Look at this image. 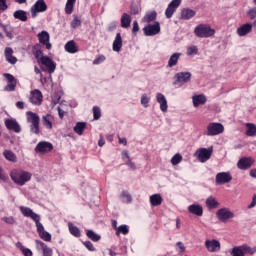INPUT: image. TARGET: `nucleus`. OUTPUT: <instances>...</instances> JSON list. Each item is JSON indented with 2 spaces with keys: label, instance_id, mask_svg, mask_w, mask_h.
I'll return each instance as SVG.
<instances>
[{
  "label": "nucleus",
  "instance_id": "21",
  "mask_svg": "<svg viewBox=\"0 0 256 256\" xmlns=\"http://www.w3.org/2000/svg\"><path fill=\"white\" fill-rule=\"evenodd\" d=\"M251 31H253V24L246 23L237 28V35H239V37H245V35H249Z\"/></svg>",
  "mask_w": 256,
  "mask_h": 256
},
{
  "label": "nucleus",
  "instance_id": "7",
  "mask_svg": "<svg viewBox=\"0 0 256 256\" xmlns=\"http://www.w3.org/2000/svg\"><path fill=\"white\" fill-rule=\"evenodd\" d=\"M38 41L36 45H43L48 51L53 48V45L51 44V36L49 35V32L43 30L40 33L37 34Z\"/></svg>",
  "mask_w": 256,
  "mask_h": 256
},
{
  "label": "nucleus",
  "instance_id": "45",
  "mask_svg": "<svg viewBox=\"0 0 256 256\" xmlns=\"http://www.w3.org/2000/svg\"><path fill=\"white\" fill-rule=\"evenodd\" d=\"M4 76L6 77L7 81H8V87L10 89V91H15V84H13V82L15 81V77L11 74H4Z\"/></svg>",
  "mask_w": 256,
  "mask_h": 256
},
{
  "label": "nucleus",
  "instance_id": "54",
  "mask_svg": "<svg viewBox=\"0 0 256 256\" xmlns=\"http://www.w3.org/2000/svg\"><path fill=\"white\" fill-rule=\"evenodd\" d=\"M117 25H119V22L117 21L110 22L107 26V31L109 33H112V31H115V29H117Z\"/></svg>",
  "mask_w": 256,
  "mask_h": 256
},
{
  "label": "nucleus",
  "instance_id": "47",
  "mask_svg": "<svg viewBox=\"0 0 256 256\" xmlns=\"http://www.w3.org/2000/svg\"><path fill=\"white\" fill-rule=\"evenodd\" d=\"M36 227H37V233L38 235L45 231V227H43V224L40 222L41 221V216H38L36 219H34Z\"/></svg>",
  "mask_w": 256,
  "mask_h": 256
},
{
  "label": "nucleus",
  "instance_id": "2",
  "mask_svg": "<svg viewBox=\"0 0 256 256\" xmlns=\"http://www.w3.org/2000/svg\"><path fill=\"white\" fill-rule=\"evenodd\" d=\"M194 35L200 39H209V37L215 35V29L211 28L208 24H200L195 27Z\"/></svg>",
  "mask_w": 256,
  "mask_h": 256
},
{
  "label": "nucleus",
  "instance_id": "15",
  "mask_svg": "<svg viewBox=\"0 0 256 256\" xmlns=\"http://www.w3.org/2000/svg\"><path fill=\"white\" fill-rule=\"evenodd\" d=\"M174 77L176 79L174 85H177V83L185 85V83H189L191 81L192 74L191 72H178Z\"/></svg>",
  "mask_w": 256,
  "mask_h": 256
},
{
  "label": "nucleus",
  "instance_id": "25",
  "mask_svg": "<svg viewBox=\"0 0 256 256\" xmlns=\"http://www.w3.org/2000/svg\"><path fill=\"white\" fill-rule=\"evenodd\" d=\"M188 211L196 217H203V206L199 204H192L188 207Z\"/></svg>",
  "mask_w": 256,
  "mask_h": 256
},
{
  "label": "nucleus",
  "instance_id": "26",
  "mask_svg": "<svg viewBox=\"0 0 256 256\" xmlns=\"http://www.w3.org/2000/svg\"><path fill=\"white\" fill-rule=\"evenodd\" d=\"M32 55H34L35 59L37 60V63H39L41 59L45 57L43 55V50L41 49V44H35L32 47Z\"/></svg>",
  "mask_w": 256,
  "mask_h": 256
},
{
  "label": "nucleus",
  "instance_id": "17",
  "mask_svg": "<svg viewBox=\"0 0 256 256\" xmlns=\"http://www.w3.org/2000/svg\"><path fill=\"white\" fill-rule=\"evenodd\" d=\"M29 100L32 105H41L43 103V93L35 89L31 91Z\"/></svg>",
  "mask_w": 256,
  "mask_h": 256
},
{
  "label": "nucleus",
  "instance_id": "11",
  "mask_svg": "<svg viewBox=\"0 0 256 256\" xmlns=\"http://www.w3.org/2000/svg\"><path fill=\"white\" fill-rule=\"evenodd\" d=\"M233 181L231 172H219L216 174L215 183L216 185H225Z\"/></svg>",
  "mask_w": 256,
  "mask_h": 256
},
{
  "label": "nucleus",
  "instance_id": "56",
  "mask_svg": "<svg viewBox=\"0 0 256 256\" xmlns=\"http://www.w3.org/2000/svg\"><path fill=\"white\" fill-rule=\"evenodd\" d=\"M105 59H106L105 55H99L93 60V65H100V63H103Z\"/></svg>",
  "mask_w": 256,
  "mask_h": 256
},
{
  "label": "nucleus",
  "instance_id": "46",
  "mask_svg": "<svg viewBox=\"0 0 256 256\" xmlns=\"http://www.w3.org/2000/svg\"><path fill=\"white\" fill-rule=\"evenodd\" d=\"M157 19V12L152 11L144 16V21L146 23H151Z\"/></svg>",
  "mask_w": 256,
  "mask_h": 256
},
{
  "label": "nucleus",
  "instance_id": "34",
  "mask_svg": "<svg viewBox=\"0 0 256 256\" xmlns=\"http://www.w3.org/2000/svg\"><path fill=\"white\" fill-rule=\"evenodd\" d=\"M196 12L195 10L189 9V8H184L181 11V17L185 19L186 21H189V19H193L195 17Z\"/></svg>",
  "mask_w": 256,
  "mask_h": 256
},
{
  "label": "nucleus",
  "instance_id": "10",
  "mask_svg": "<svg viewBox=\"0 0 256 256\" xmlns=\"http://www.w3.org/2000/svg\"><path fill=\"white\" fill-rule=\"evenodd\" d=\"M45 11H47V3H45V0H37L31 7L32 18L35 19L37 13H45Z\"/></svg>",
  "mask_w": 256,
  "mask_h": 256
},
{
  "label": "nucleus",
  "instance_id": "1",
  "mask_svg": "<svg viewBox=\"0 0 256 256\" xmlns=\"http://www.w3.org/2000/svg\"><path fill=\"white\" fill-rule=\"evenodd\" d=\"M32 174L31 172L25 171L23 169H13L10 172V178L16 185L23 187L25 183L31 181Z\"/></svg>",
  "mask_w": 256,
  "mask_h": 256
},
{
  "label": "nucleus",
  "instance_id": "38",
  "mask_svg": "<svg viewBox=\"0 0 256 256\" xmlns=\"http://www.w3.org/2000/svg\"><path fill=\"white\" fill-rule=\"evenodd\" d=\"M246 135L247 137H255L256 136V125L253 123H246Z\"/></svg>",
  "mask_w": 256,
  "mask_h": 256
},
{
  "label": "nucleus",
  "instance_id": "57",
  "mask_svg": "<svg viewBox=\"0 0 256 256\" xmlns=\"http://www.w3.org/2000/svg\"><path fill=\"white\" fill-rule=\"evenodd\" d=\"M248 17L251 19V21H253L254 19H256V7L251 8L248 12H247Z\"/></svg>",
  "mask_w": 256,
  "mask_h": 256
},
{
  "label": "nucleus",
  "instance_id": "64",
  "mask_svg": "<svg viewBox=\"0 0 256 256\" xmlns=\"http://www.w3.org/2000/svg\"><path fill=\"white\" fill-rule=\"evenodd\" d=\"M176 245L178 249H180V253H185V245L183 244V242H177Z\"/></svg>",
  "mask_w": 256,
  "mask_h": 256
},
{
  "label": "nucleus",
  "instance_id": "16",
  "mask_svg": "<svg viewBox=\"0 0 256 256\" xmlns=\"http://www.w3.org/2000/svg\"><path fill=\"white\" fill-rule=\"evenodd\" d=\"M205 247L209 253H217V251H221V242L219 240H206Z\"/></svg>",
  "mask_w": 256,
  "mask_h": 256
},
{
  "label": "nucleus",
  "instance_id": "59",
  "mask_svg": "<svg viewBox=\"0 0 256 256\" xmlns=\"http://www.w3.org/2000/svg\"><path fill=\"white\" fill-rule=\"evenodd\" d=\"M2 221H4L5 223H7L8 225H15V218H13V216L10 217H3Z\"/></svg>",
  "mask_w": 256,
  "mask_h": 256
},
{
  "label": "nucleus",
  "instance_id": "13",
  "mask_svg": "<svg viewBox=\"0 0 256 256\" xmlns=\"http://www.w3.org/2000/svg\"><path fill=\"white\" fill-rule=\"evenodd\" d=\"M216 216L219 221H222V223H227L229 219H233V217H235V214L227 208H221L216 212Z\"/></svg>",
  "mask_w": 256,
  "mask_h": 256
},
{
  "label": "nucleus",
  "instance_id": "30",
  "mask_svg": "<svg viewBox=\"0 0 256 256\" xmlns=\"http://www.w3.org/2000/svg\"><path fill=\"white\" fill-rule=\"evenodd\" d=\"M163 203V197L161 194H153L150 196V205L152 207H159Z\"/></svg>",
  "mask_w": 256,
  "mask_h": 256
},
{
  "label": "nucleus",
  "instance_id": "19",
  "mask_svg": "<svg viewBox=\"0 0 256 256\" xmlns=\"http://www.w3.org/2000/svg\"><path fill=\"white\" fill-rule=\"evenodd\" d=\"M53 149V144L51 142H39L36 147L35 151L36 153H50V151Z\"/></svg>",
  "mask_w": 256,
  "mask_h": 256
},
{
  "label": "nucleus",
  "instance_id": "22",
  "mask_svg": "<svg viewBox=\"0 0 256 256\" xmlns=\"http://www.w3.org/2000/svg\"><path fill=\"white\" fill-rule=\"evenodd\" d=\"M20 213H22L24 217H29L32 219V221L39 217V214L33 212L31 208L25 206H20Z\"/></svg>",
  "mask_w": 256,
  "mask_h": 256
},
{
  "label": "nucleus",
  "instance_id": "31",
  "mask_svg": "<svg viewBox=\"0 0 256 256\" xmlns=\"http://www.w3.org/2000/svg\"><path fill=\"white\" fill-rule=\"evenodd\" d=\"M65 51L67 53H77L79 51V48L77 47V43H75L73 40L68 41L64 46Z\"/></svg>",
  "mask_w": 256,
  "mask_h": 256
},
{
  "label": "nucleus",
  "instance_id": "63",
  "mask_svg": "<svg viewBox=\"0 0 256 256\" xmlns=\"http://www.w3.org/2000/svg\"><path fill=\"white\" fill-rule=\"evenodd\" d=\"M24 256H33V251L29 248H24L23 251L21 252Z\"/></svg>",
  "mask_w": 256,
  "mask_h": 256
},
{
  "label": "nucleus",
  "instance_id": "18",
  "mask_svg": "<svg viewBox=\"0 0 256 256\" xmlns=\"http://www.w3.org/2000/svg\"><path fill=\"white\" fill-rule=\"evenodd\" d=\"M37 249L42 252V256H53V248L48 247L43 241L36 240L35 241Z\"/></svg>",
  "mask_w": 256,
  "mask_h": 256
},
{
  "label": "nucleus",
  "instance_id": "9",
  "mask_svg": "<svg viewBox=\"0 0 256 256\" xmlns=\"http://www.w3.org/2000/svg\"><path fill=\"white\" fill-rule=\"evenodd\" d=\"M253 165H255V158L253 157H243L237 162V167L238 169H241V171H247L248 169H251Z\"/></svg>",
  "mask_w": 256,
  "mask_h": 256
},
{
  "label": "nucleus",
  "instance_id": "42",
  "mask_svg": "<svg viewBox=\"0 0 256 256\" xmlns=\"http://www.w3.org/2000/svg\"><path fill=\"white\" fill-rule=\"evenodd\" d=\"M87 128V123L85 122H78L74 127V132L77 133V135H83V131Z\"/></svg>",
  "mask_w": 256,
  "mask_h": 256
},
{
  "label": "nucleus",
  "instance_id": "33",
  "mask_svg": "<svg viewBox=\"0 0 256 256\" xmlns=\"http://www.w3.org/2000/svg\"><path fill=\"white\" fill-rule=\"evenodd\" d=\"M3 157L10 163H17V155L11 150H4Z\"/></svg>",
  "mask_w": 256,
  "mask_h": 256
},
{
  "label": "nucleus",
  "instance_id": "23",
  "mask_svg": "<svg viewBox=\"0 0 256 256\" xmlns=\"http://www.w3.org/2000/svg\"><path fill=\"white\" fill-rule=\"evenodd\" d=\"M122 47H123V38L121 37V33H117L112 44V49L116 53H120Z\"/></svg>",
  "mask_w": 256,
  "mask_h": 256
},
{
  "label": "nucleus",
  "instance_id": "41",
  "mask_svg": "<svg viewBox=\"0 0 256 256\" xmlns=\"http://www.w3.org/2000/svg\"><path fill=\"white\" fill-rule=\"evenodd\" d=\"M86 236L88 239H91V241H94V243H97V241H101V235L95 233L93 230H87Z\"/></svg>",
  "mask_w": 256,
  "mask_h": 256
},
{
  "label": "nucleus",
  "instance_id": "43",
  "mask_svg": "<svg viewBox=\"0 0 256 256\" xmlns=\"http://www.w3.org/2000/svg\"><path fill=\"white\" fill-rule=\"evenodd\" d=\"M206 206L208 209H217V207H219V202H217L215 198L209 197L206 200Z\"/></svg>",
  "mask_w": 256,
  "mask_h": 256
},
{
  "label": "nucleus",
  "instance_id": "3",
  "mask_svg": "<svg viewBox=\"0 0 256 256\" xmlns=\"http://www.w3.org/2000/svg\"><path fill=\"white\" fill-rule=\"evenodd\" d=\"M27 121L28 123H31L30 125V131L31 133H34L35 135H39L41 133V130L39 129V123L41 119L39 118V115L35 112H27Z\"/></svg>",
  "mask_w": 256,
  "mask_h": 256
},
{
  "label": "nucleus",
  "instance_id": "55",
  "mask_svg": "<svg viewBox=\"0 0 256 256\" xmlns=\"http://www.w3.org/2000/svg\"><path fill=\"white\" fill-rule=\"evenodd\" d=\"M149 101H151V99L149 97H147V94H143L141 97V105H143V107H149Z\"/></svg>",
  "mask_w": 256,
  "mask_h": 256
},
{
  "label": "nucleus",
  "instance_id": "53",
  "mask_svg": "<svg viewBox=\"0 0 256 256\" xmlns=\"http://www.w3.org/2000/svg\"><path fill=\"white\" fill-rule=\"evenodd\" d=\"M124 155H125L126 159L128 160V161L126 162V165H127L130 169H132V171H135V169H136L137 167L135 166V164H134V163L131 161V159L129 158V153L125 152Z\"/></svg>",
  "mask_w": 256,
  "mask_h": 256
},
{
  "label": "nucleus",
  "instance_id": "37",
  "mask_svg": "<svg viewBox=\"0 0 256 256\" xmlns=\"http://www.w3.org/2000/svg\"><path fill=\"white\" fill-rule=\"evenodd\" d=\"M0 27H1V29H3L5 35H6V37H8V39H13V26L0 23Z\"/></svg>",
  "mask_w": 256,
  "mask_h": 256
},
{
  "label": "nucleus",
  "instance_id": "40",
  "mask_svg": "<svg viewBox=\"0 0 256 256\" xmlns=\"http://www.w3.org/2000/svg\"><path fill=\"white\" fill-rule=\"evenodd\" d=\"M77 0H67L65 5V13L66 15H71L73 10L75 9V3Z\"/></svg>",
  "mask_w": 256,
  "mask_h": 256
},
{
  "label": "nucleus",
  "instance_id": "5",
  "mask_svg": "<svg viewBox=\"0 0 256 256\" xmlns=\"http://www.w3.org/2000/svg\"><path fill=\"white\" fill-rule=\"evenodd\" d=\"M225 132V126L219 122H211L206 128V135L208 137H215Z\"/></svg>",
  "mask_w": 256,
  "mask_h": 256
},
{
  "label": "nucleus",
  "instance_id": "62",
  "mask_svg": "<svg viewBox=\"0 0 256 256\" xmlns=\"http://www.w3.org/2000/svg\"><path fill=\"white\" fill-rule=\"evenodd\" d=\"M139 32V22H137V20H135L133 22V28H132V33L137 34Z\"/></svg>",
  "mask_w": 256,
  "mask_h": 256
},
{
  "label": "nucleus",
  "instance_id": "36",
  "mask_svg": "<svg viewBox=\"0 0 256 256\" xmlns=\"http://www.w3.org/2000/svg\"><path fill=\"white\" fill-rule=\"evenodd\" d=\"M68 229L73 237H81V230L79 229V227L75 226L73 222H68Z\"/></svg>",
  "mask_w": 256,
  "mask_h": 256
},
{
  "label": "nucleus",
  "instance_id": "39",
  "mask_svg": "<svg viewBox=\"0 0 256 256\" xmlns=\"http://www.w3.org/2000/svg\"><path fill=\"white\" fill-rule=\"evenodd\" d=\"M13 17L14 19H18L19 21H27V12H25L24 10H16L13 13Z\"/></svg>",
  "mask_w": 256,
  "mask_h": 256
},
{
  "label": "nucleus",
  "instance_id": "32",
  "mask_svg": "<svg viewBox=\"0 0 256 256\" xmlns=\"http://www.w3.org/2000/svg\"><path fill=\"white\" fill-rule=\"evenodd\" d=\"M192 101L194 107H199V105H205V103H207V97H205L203 94L196 95L193 96Z\"/></svg>",
  "mask_w": 256,
  "mask_h": 256
},
{
  "label": "nucleus",
  "instance_id": "51",
  "mask_svg": "<svg viewBox=\"0 0 256 256\" xmlns=\"http://www.w3.org/2000/svg\"><path fill=\"white\" fill-rule=\"evenodd\" d=\"M72 29H77V27H81V19L79 17L74 16V19L71 22Z\"/></svg>",
  "mask_w": 256,
  "mask_h": 256
},
{
  "label": "nucleus",
  "instance_id": "29",
  "mask_svg": "<svg viewBox=\"0 0 256 256\" xmlns=\"http://www.w3.org/2000/svg\"><path fill=\"white\" fill-rule=\"evenodd\" d=\"M179 59H181V53L176 52V53L172 54L168 60L167 67L170 69L172 67H175V65H177L179 63Z\"/></svg>",
  "mask_w": 256,
  "mask_h": 256
},
{
  "label": "nucleus",
  "instance_id": "52",
  "mask_svg": "<svg viewBox=\"0 0 256 256\" xmlns=\"http://www.w3.org/2000/svg\"><path fill=\"white\" fill-rule=\"evenodd\" d=\"M197 53H199V49L197 48V46H190L187 48L186 54L188 56L197 55Z\"/></svg>",
  "mask_w": 256,
  "mask_h": 256
},
{
  "label": "nucleus",
  "instance_id": "24",
  "mask_svg": "<svg viewBox=\"0 0 256 256\" xmlns=\"http://www.w3.org/2000/svg\"><path fill=\"white\" fill-rule=\"evenodd\" d=\"M157 103L160 104V111L163 113H167L168 105H167V98L162 93H158L156 95Z\"/></svg>",
  "mask_w": 256,
  "mask_h": 256
},
{
  "label": "nucleus",
  "instance_id": "8",
  "mask_svg": "<svg viewBox=\"0 0 256 256\" xmlns=\"http://www.w3.org/2000/svg\"><path fill=\"white\" fill-rule=\"evenodd\" d=\"M211 155H213L212 148H200L195 152V157H197L200 163H206V161H209L211 159Z\"/></svg>",
  "mask_w": 256,
  "mask_h": 256
},
{
  "label": "nucleus",
  "instance_id": "60",
  "mask_svg": "<svg viewBox=\"0 0 256 256\" xmlns=\"http://www.w3.org/2000/svg\"><path fill=\"white\" fill-rule=\"evenodd\" d=\"M7 9H9L7 0H0V11H7Z\"/></svg>",
  "mask_w": 256,
  "mask_h": 256
},
{
  "label": "nucleus",
  "instance_id": "20",
  "mask_svg": "<svg viewBox=\"0 0 256 256\" xmlns=\"http://www.w3.org/2000/svg\"><path fill=\"white\" fill-rule=\"evenodd\" d=\"M5 126L8 131H14V133H21V126L15 119H6Z\"/></svg>",
  "mask_w": 256,
  "mask_h": 256
},
{
  "label": "nucleus",
  "instance_id": "35",
  "mask_svg": "<svg viewBox=\"0 0 256 256\" xmlns=\"http://www.w3.org/2000/svg\"><path fill=\"white\" fill-rule=\"evenodd\" d=\"M121 27L123 29H129L131 27V15L124 13L121 16Z\"/></svg>",
  "mask_w": 256,
  "mask_h": 256
},
{
  "label": "nucleus",
  "instance_id": "27",
  "mask_svg": "<svg viewBox=\"0 0 256 256\" xmlns=\"http://www.w3.org/2000/svg\"><path fill=\"white\" fill-rule=\"evenodd\" d=\"M53 121H55V117L51 114L42 116V123L46 129H53Z\"/></svg>",
  "mask_w": 256,
  "mask_h": 256
},
{
  "label": "nucleus",
  "instance_id": "49",
  "mask_svg": "<svg viewBox=\"0 0 256 256\" xmlns=\"http://www.w3.org/2000/svg\"><path fill=\"white\" fill-rule=\"evenodd\" d=\"M39 237L43 241L51 242V234L45 230L39 233Z\"/></svg>",
  "mask_w": 256,
  "mask_h": 256
},
{
  "label": "nucleus",
  "instance_id": "4",
  "mask_svg": "<svg viewBox=\"0 0 256 256\" xmlns=\"http://www.w3.org/2000/svg\"><path fill=\"white\" fill-rule=\"evenodd\" d=\"M256 253V247H251L247 244H243L241 246H235L232 248L231 255L232 256H245V255H253Z\"/></svg>",
  "mask_w": 256,
  "mask_h": 256
},
{
  "label": "nucleus",
  "instance_id": "28",
  "mask_svg": "<svg viewBox=\"0 0 256 256\" xmlns=\"http://www.w3.org/2000/svg\"><path fill=\"white\" fill-rule=\"evenodd\" d=\"M5 57L6 61H8V63H11V65H15V63H17V57L13 56V48H5Z\"/></svg>",
  "mask_w": 256,
  "mask_h": 256
},
{
  "label": "nucleus",
  "instance_id": "6",
  "mask_svg": "<svg viewBox=\"0 0 256 256\" xmlns=\"http://www.w3.org/2000/svg\"><path fill=\"white\" fill-rule=\"evenodd\" d=\"M38 64L40 65L42 71H47L50 75L55 73V69H57V63L53 61L49 56H45L42 58Z\"/></svg>",
  "mask_w": 256,
  "mask_h": 256
},
{
  "label": "nucleus",
  "instance_id": "50",
  "mask_svg": "<svg viewBox=\"0 0 256 256\" xmlns=\"http://www.w3.org/2000/svg\"><path fill=\"white\" fill-rule=\"evenodd\" d=\"M181 161H183V156H181V154H175L171 158L172 165H179V163H181Z\"/></svg>",
  "mask_w": 256,
  "mask_h": 256
},
{
  "label": "nucleus",
  "instance_id": "12",
  "mask_svg": "<svg viewBox=\"0 0 256 256\" xmlns=\"http://www.w3.org/2000/svg\"><path fill=\"white\" fill-rule=\"evenodd\" d=\"M143 32L146 37H153V35H158V33H161V25L159 22H155L154 24L144 27Z\"/></svg>",
  "mask_w": 256,
  "mask_h": 256
},
{
  "label": "nucleus",
  "instance_id": "48",
  "mask_svg": "<svg viewBox=\"0 0 256 256\" xmlns=\"http://www.w3.org/2000/svg\"><path fill=\"white\" fill-rule=\"evenodd\" d=\"M93 117L95 121H99V119H101V108L98 106L93 107Z\"/></svg>",
  "mask_w": 256,
  "mask_h": 256
},
{
  "label": "nucleus",
  "instance_id": "44",
  "mask_svg": "<svg viewBox=\"0 0 256 256\" xmlns=\"http://www.w3.org/2000/svg\"><path fill=\"white\" fill-rule=\"evenodd\" d=\"M129 235V226L121 225L117 228L116 237H120V235Z\"/></svg>",
  "mask_w": 256,
  "mask_h": 256
},
{
  "label": "nucleus",
  "instance_id": "14",
  "mask_svg": "<svg viewBox=\"0 0 256 256\" xmlns=\"http://www.w3.org/2000/svg\"><path fill=\"white\" fill-rule=\"evenodd\" d=\"M180 5H181V0H172L168 4V7L165 10L166 19H171V17H173V15L175 14V11L179 9Z\"/></svg>",
  "mask_w": 256,
  "mask_h": 256
},
{
  "label": "nucleus",
  "instance_id": "58",
  "mask_svg": "<svg viewBox=\"0 0 256 256\" xmlns=\"http://www.w3.org/2000/svg\"><path fill=\"white\" fill-rule=\"evenodd\" d=\"M83 245L86 247V249H88V251H95V246L91 241H85L83 242Z\"/></svg>",
  "mask_w": 256,
  "mask_h": 256
},
{
  "label": "nucleus",
  "instance_id": "61",
  "mask_svg": "<svg viewBox=\"0 0 256 256\" xmlns=\"http://www.w3.org/2000/svg\"><path fill=\"white\" fill-rule=\"evenodd\" d=\"M122 197L126 198V203H131V201H133L131 194H129V192H127V191L122 192Z\"/></svg>",
  "mask_w": 256,
  "mask_h": 256
}]
</instances>
